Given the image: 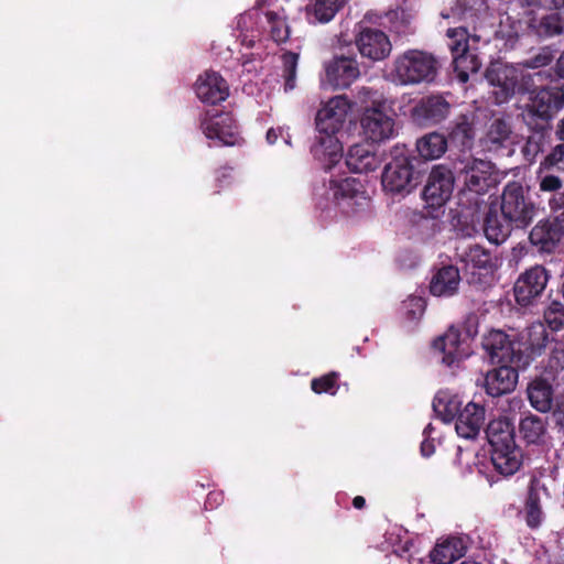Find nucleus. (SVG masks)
Here are the masks:
<instances>
[{
    "instance_id": "nucleus-11",
    "label": "nucleus",
    "mask_w": 564,
    "mask_h": 564,
    "mask_svg": "<svg viewBox=\"0 0 564 564\" xmlns=\"http://www.w3.org/2000/svg\"><path fill=\"white\" fill-rule=\"evenodd\" d=\"M360 76L358 61L352 56H335L324 65L321 85L326 89H346Z\"/></svg>"
},
{
    "instance_id": "nucleus-31",
    "label": "nucleus",
    "mask_w": 564,
    "mask_h": 564,
    "mask_svg": "<svg viewBox=\"0 0 564 564\" xmlns=\"http://www.w3.org/2000/svg\"><path fill=\"white\" fill-rule=\"evenodd\" d=\"M416 150L423 159L436 160L446 152L447 141L443 134L432 132L417 140Z\"/></svg>"
},
{
    "instance_id": "nucleus-54",
    "label": "nucleus",
    "mask_w": 564,
    "mask_h": 564,
    "mask_svg": "<svg viewBox=\"0 0 564 564\" xmlns=\"http://www.w3.org/2000/svg\"><path fill=\"white\" fill-rule=\"evenodd\" d=\"M380 19H381V17L378 13H376L373 11H369L364 15L362 20L360 22H358L357 24H364V25L369 26V24L380 23Z\"/></svg>"
},
{
    "instance_id": "nucleus-1",
    "label": "nucleus",
    "mask_w": 564,
    "mask_h": 564,
    "mask_svg": "<svg viewBox=\"0 0 564 564\" xmlns=\"http://www.w3.org/2000/svg\"><path fill=\"white\" fill-rule=\"evenodd\" d=\"M351 104L346 96L339 95L321 102L315 115L314 158L325 169H332L343 158L340 133L347 123Z\"/></svg>"
},
{
    "instance_id": "nucleus-13",
    "label": "nucleus",
    "mask_w": 564,
    "mask_h": 564,
    "mask_svg": "<svg viewBox=\"0 0 564 564\" xmlns=\"http://www.w3.org/2000/svg\"><path fill=\"white\" fill-rule=\"evenodd\" d=\"M482 347L491 361L521 367L523 356L519 352L516 334L510 335L500 329H491L484 336Z\"/></svg>"
},
{
    "instance_id": "nucleus-4",
    "label": "nucleus",
    "mask_w": 564,
    "mask_h": 564,
    "mask_svg": "<svg viewBox=\"0 0 564 564\" xmlns=\"http://www.w3.org/2000/svg\"><path fill=\"white\" fill-rule=\"evenodd\" d=\"M438 61L429 52L408 50L393 61L390 77L398 85L431 83L438 72Z\"/></svg>"
},
{
    "instance_id": "nucleus-14",
    "label": "nucleus",
    "mask_w": 564,
    "mask_h": 564,
    "mask_svg": "<svg viewBox=\"0 0 564 564\" xmlns=\"http://www.w3.org/2000/svg\"><path fill=\"white\" fill-rule=\"evenodd\" d=\"M355 44L359 54L372 62L386 59L392 51L390 39L383 31L364 24L355 26Z\"/></svg>"
},
{
    "instance_id": "nucleus-18",
    "label": "nucleus",
    "mask_w": 564,
    "mask_h": 564,
    "mask_svg": "<svg viewBox=\"0 0 564 564\" xmlns=\"http://www.w3.org/2000/svg\"><path fill=\"white\" fill-rule=\"evenodd\" d=\"M270 7L268 0H257V4L239 15L236 23V29L239 32L238 37L241 43L247 46H252L257 40L265 32L264 12Z\"/></svg>"
},
{
    "instance_id": "nucleus-56",
    "label": "nucleus",
    "mask_w": 564,
    "mask_h": 564,
    "mask_svg": "<svg viewBox=\"0 0 564 564\" xmlns=\"http://www.w3.org/2000/svg\"><path fill=\"white\" fill-rule=\"evenodd\" d=\"M556 135L560 140L564 141V116L557 126Z\"/></svg>"
},
{
    "instance_id": "nucleus-45",
    "label": "nucleus",
    "mask_w": 564,
    "mask_h": 564,
    "mask_svg": "<svg viewBox=\"0 0 564 564\" xmlns=\"http://www.w3.org/2000/svg\"><path fill=\"white\" fill-rule=\"evenodd\" d=\"M284 64V90L290 91L295 87V75L297 66V55L293 53H286L283 55Z\"/></svg>"
},
{
    "instance_id": "nucleus-20",
    "label": "nucleus",
    "mask_w": 564,
    "mask_h": 564,
    "mask_svg": "<svg viewBox=\"0 0 564 564\" xmlns=\"http://www.w3.org/2000/svg\"><path fill=\"white\" fill-rule=\"evenodd\" d=\"M514 364L501 366L487 371L484 378V388L491 397H500L514 390L518 382V371Z\"/></svg>"
},
{
    "instance_id": "nucleus-28",
    "label": "nucleus",
    "mask_w": 564,
    "mask_h": 564,
    "mask_svg": "<svg viewBox=\"0 0 564 564\" xmlns=\"http://www.w3.org/2000/svg\"><path fill=\"white\" fill-rule=\"evenodd\" d=\"M346 0H307L304 15L308 24H326L343 9Z\"/></svg>"
},
{
    "instance_id": "nucleus-58",
    "label": "nucleus",
    "mask_w": 564,
    "mask_h": 564,
    "mask_svg": "<svg viewBox=\"0 0 564 564\" xmlns=\"http://www.w3.org/2000/svg\"><path fill=\"white\" fill-rule=\"evenodd\" d=\"M556 564H564V553L558 556Z\"/></svg>"
},
{
    "instance_id": "nucleus-29",
    "label": "nucleus",
    "mask_w": 564,
    "mask_h": 564,
    "mask_svg": "<svg viewBox=\"0 0 564 564\" xmlns=\"http://www.w3.org/2000/svg\"><path fill=\"white\" fill-rule=\"evenodd\" d=\"M465 542L462 538L452 536L440 541L431 552L432 562L435 564H452L464 555Z\"/></svg>"
},
{
    "instance_id": "nucleus-47",
    "label": "nucleus",
    "mask_w": 564,
    "mask_h": 564,
    "mask_svg": "<svg viewBox=\"0 0 564 564\" xmlns=\"http://www.w3.org/2000/svg\"><path fill=\"white\" fill-rule=\"evenodd\" d=\"M403 308L410 318H415L416 316L422 315L425 303L422 297L411 296L403 303Z\"/></svg>"
},
{
    "instance_id": "nucleus-7",
    "label": "nucleus",
    "mask_w": 564,
    "mask_h": 564,
    "mask_svg": "<svg viewBox=\"0 0 564 564\" xmlns=\"http://www.w3.org/2000/svg\"><path fill=\"white\" fill-rule=\"evenodd\" d=\"M454 169L463 177L465 189L482 195L497 183L495 166L490 161L464 153L454 162Z\"/></svg>"
},
{
    "instance_id": "nucleus-10",
    "label": "nucleus",
    "mask_w": 564,
    "mask_h": 564,
    "mask_svg": "<svg viewBox=\"0 0 564 564\" xmlns=\"http://www.w3.org/2000/svg\"><path fill=\"white\" fill-rule=\"evenodd\" d=\"M475 334L476 330L471 329L463 334L457 327L451 326L442 336L434 340L433 347L443 355V364L453 366L471 355L470 340Z\"/></svg>"
},
{
    "instance_id": "nucleus-44",
    "label": "nucleus",
    "mask_w": 564,
    "mask_h": 564,
    "mask_svg": "<svg viewBox=\"0 0 564 564\" xmlns=\"http://www.w3.org/2000/svg\"><path fill=\"white\" fill-rule=\"evenodd\" d=\"M536 178L539 181V188L541 192L553 193L563 187V181L553 172H541V167L536 170Z\"/></svg>"
},
{
    "instance_id": "nucleus-46",
    "label": "nucleus",
    "mask_w": 564,
    "mask_h": 564,
    "mask_svg": "<svg viewBox=\"0 0 564 564\" xmlns=\"http://www.w3.org/2000/svg\"><path fill=\"white\" fill-rule=\"evenodd\" d=\"M519 433L528 444H541L546 441V433L543 425H518Z\"/></svg>"
},
{
    "instance_id": "nucleus-17",
    "label": "nucleus",
    "mask_w": 564,
    "mask_h": 564,
    "mask_svg": "<svg viewBox=\"0 0 564 564\" xmlns=\"http://www.w3.org/2000/svg\"><path fill=\"white\" fill-rule=\"evenodd\" d=\"M549 281L546 270L541 265H534L522 273L514 284L516 301L527 306L541 296Z\"/></svg>"
},
{
    "instance_id": "nucleus-32",
    "label": "nucleus",
    "mask_w": 564,
    "mask_h": 564,
    "mask_svg": "<svg viewBox=\"0 0 564 564\" xmlns=\"http://www.w3.org/2000/svg\"><path fill=\"white\" fill-rule=\"evenodd\" d=\"M486 142L490 150H496L500 147H507L517 142V137L513 135L507 121L502 119H495L487 132Z\"/></svg>"
},
{
    "instance_id": "nucleus-23",
    "label": "nucleus",
    "mask_w": 564,
    "mask_h": 564,
    "mask_svg": "<svg viewBox=\"0 0 564 564\" xmlns=\"http://www.w3.org/2000/svg\"><path fill=\"white\" fill-rule=\"evenodd\" d=\"M532 29L539 35L553 36L562 32V21L557 12H551L539 18V23L533 15V11L525 12L524 20H519L513 26V34L519 36L527 30Z\"/></svg>"
},
{
    "instance_id": "nucleus-26",
    "label": "nucleus",
    "mask_w": 564,
    "mask_h": 564,
    "mask_svg": "<svg viewBox=\"0 0 564 564\" xmlns=\"http://www.w3.org/2000/svg\"><path fill=\"white\" fill-rule=\"evenodd\" d=\"M346 164L355 173H369L380 166L381 159L370 144L357 143L348 150Z\"/></svg>"
},
{
    "instance_id": "nucleus-3",
    "label": "nucleus",
    "mask_w": 564,
    "mask_h": 564,
    "mask_svg": "<svg viewBox=\"0 0 564 564\" xmlns=\"http://www.w3.org/2000/svg\"><path fill=\"white\" fill-rule=\"evenodd\" d=\"M485 433L495 469L502 476L516 474L522 465L523 454L514 441V425H487Z\"/></svg>"
},
{
    "instance_id": "nucleus-55",
    "label": "nucleus",
    "mask_w": 564,
    "mask_h": 564,
    "mask_svg": "<svg viewBox=\"0 0 564 564\" xmlns=\"http://www.w3.org/2000/svg\"><path fill=\"white\" fill-rule=\"evenodd\" d=\"M556 67L558 76L564 79V52L558 57Z\"/></svg>"
},
{
    "instance_id": "nucleus-37",
    "label": "nucleus",
    "mask_w": 564,
    "mask_h": 564,
    "mask_svg": "<svg viewBox=\"0 0 564 564\" xmlns=\"http://www.w3.org/2000/svg\"><path fill=\"white\" fill-rule=\"evenodd\" d=\"M462 260L474 268L486 269L491 267L490 254L481 247L475 245L469 246L460 254Z\"/></svg>"
},
{
    "instance_id": "nucleus-57",
    "label": "nucleus",
    "mask_w": 564,
    "mask_h": 564,
    "mask_svg": "<svg viewBox=\"0 0 564 564\" xmlns=\"http://www.w3.org/2000/svg\"><path fill=\"white\" fill-rule=\"evenodd\" d=\"M352 505L357 509H361L365 506V499L361 496H357L352 500Z\"/></svg>"
},
{
    "instance_id": "nucleus-21",
    "label": "nucleus",
    "mask_w": 564,
    "mask_h": 564,
    "mask_svg": "<svg viewBox=\"0 0 564 564\" xmlns=\"http://www.w3.org/2000/svg\"><path fill=\"white\" fill-rule=\"evenodd\" d=\"M196 95L200 101L217 105L229 96L227 82L216 72H206L196 82Z\"/></svg>"
},
{
    "instance_id": "nucleus-8",
    "label": "nucleus",
    "mask_w": 564,
    "mask_h": 564,
    "mask_svg": "<svg viewBox=\"0 0 564 564\" xmlns=\"http://www.w3.org/2000/svg\"><path fill=\"white\" fill-rule=\"evenodd\" d=\"M327 197L336 202L347 214L365 210L371 200L365 184L356 177L329 180Z\"/></svg>"
},
{
    "instance_id": "nucleus-34",
    "label": "nucleus",
    "mask_w": 564,
    "mask_h": 564,
    "mask_svg": "<svg viewBox=\"0 0 564 564\" xmlns=\"http://www.w3.org/2000/svg\"><path fill=\"white\" fill-rule=\"evenodd\" d=\"M264 19L265 32H269L275 42L279 43L288 40L290 31L284 17L280 12L268 7V10L264 12Z\"/></svg>"
},
{
    "instance_id": "nucleus-49",
    "label": "nucleus",
    "mask_w": 564,
    "mask_h": 564,
    "mask_svg": "<svg viewBox=\"0 0 564 564\" xmlns=\"http://www.w3.org/2000/svg\"><path fill=\"white\" fill-rule=\"evenodd\" d=\"M235 181L234 171L231 167H221L216 173V182L220 188L231 185Z\"/></svg>"
},
{
    "instance_id": "nucleus-40",
    "label": "nucleus",
    "mask_w": 564,
    "mask_h": 564,
    "mask_svg": "<svg viewBox=\"0 0 564 564\" xmlns=\"http://www.w3.org/2000/svg\"><path fill=\"white\" fill-rule=\"evenodd\" d=\"M509 225L499 224L496 216L488 215L485 223V234L487 238L495 242H502L509 235Z\"/></svg>"
},
{
    "instance_id": "nucleus-25",
    "label": "nucleus",
    "mask_w": 564,
    "mask_h": 564,
    "mask_svg": "<svg viewBox=\"0 0 564 564\" xmlns=\"http://www.w3.org/2000/svg\"><path fill=\"white\" fill-rule=\"evenodd\" d=\"M564 235V221L554 218L539 221L530 232V240L533 245L540 246L542 250L550 251Z\"/></svg>"
},
{
    "instance_id": "nucleus-41",
    "label": "nucleus",
    "mask_w": 564,
    "mask_h": 564,
    "mask_svg": "<svg viewBox=\"0 0 564 564\" xmlns=\"http://www.w3.org/2000/svg\"><path fill=\"white\" fill-rule=\"evenodd\" d=\"M447 37L449 40L448 46L453 57L459 53L469 50L467 31L463 28L448 29Z\"/></svg>"
},
{
    "instance_id": "nucleus-42",
    "label": "nucleus",
    "mask_w": 564,
    "mask_h": 564,
    "mask_svg": "<svg viewBox=\"0 0 564 564\" xmlns=\"http://www.w3.org/2000/svg\"><path fill=\"white\" fill-rule=\"evenodd\" d=\"M337 380L338 375L336 372H332L313 379L311 382V388L315 393H329L334 395L338 390Z\"/></svg>"
},
{
    "instance_id": "nucleus-36",
    "label": "nucleus",
    "mask_w": 564,
    "mask_h": 564,
    "mask_svg": "<svg viewBox=\"0 0 564 564\" xmlns=\"http://www.w3.org/2000/svg\"><path fill=\"white\" fill-rule=\"evenodd\" d=\"M525 522L530 528H538L543 521L540 492L531 488L524 506Z\"/></svg>"
},
{
    "instance_id": "nucleus-9",
    "label": "nucleus",
    "mask_w": 564,
    "mask_h": 564,
    "mask_svg": "<svg viewBox=\"0 0 564 564\" xmlns=\"http://www.w3.org/2000/svg\"><path fill=\"white\" fill-rule=\"evenodd\" d=\"M501 213L508 223L517 227L528 226L535 216V206L525 195L519 183L508 184L501 195Z\"/></svg>"
},
{
    "instance_id": "nucleus-12",
    "label": "nucleus",
    "mask_w": 564,
    "mask_h": 564,
    "mask_svg": "<svg viewBox=\"0 0 564 564\" xmlns=\"http://www.w3.org/2000/svg\"><path fill=\"white\" fill-rule=\"evenodd\" d=\"M486 78L494 87L496 101L502 104L520 89L522 72L512 65L494 62L486 70Z\"/></svg>"
},
{
    "instance_id": "nucleus-33",
    "label": "nucleus",
    "mask_w": 564,
    "mask_h": 564,
    "mask_svg": "<svg viewBox=\"0 0 564 564\" xmlns=\"http://www.w3.org/2000/svg\"><path fill=\"white\" fill-rule=\"evenodd\" d=\"M453 66L459 82L466 83L468 80L469 73H476L480 68L481 62L478 59L476 54L470 50H467L453 57Z\"/></svg>"
},
{
    "instance_id": "nucleus-2",
    "label": "nucleus",
    "mask_w": 564,
    "mask_h": 564,
    "mask_svg": "<svg viewBox=\"0 0 564 564\" xmlns=\"http://www.w3.org/2000/svg\"><path fill=\"white\" fill-rule=\"evenodd\" d=\"M358 99L364 105L360 130L368 142L382 143L398 135L397 113L386 99L366 87L358 90Z\"/></svg>"
},
{
    "instance_id": "nucleus-27",
    "label": "nucleus",
    "mask_w": 564,
    "mask_h": 564,
    "mask_svg": "<svg viewBox=\"0 0 564 564\" xmlns=\"http://www.w3.org/2000/svg\"><path fill=\"white\" fill-rule=\"evenodd\" d=\"M460 284L459 271L454 265L440 268L432 276L430 292L434 296L449 297L456 294Z\"/></svg>"
},
{
    "instance_id": "nucleus-5",
    "label": "nucleus",
    "mask_w": 564,
    "mask_h": 564,
    "mask_svg": "<svg viewBox=\"0 0 564 564\" xmlns=\"http://www.w3.org/2000/svg\"><path fill=\"white\" fill-rule=\"evenodd\" d=\"M432 406L435 419L443 423H481L486 420L492 423L494 421L482 404L471 401L462 408L458 397L448 390H440L434 397Z\"/></svg>"
},
{
    "instance_id": "nucleus-48",
    "label": "nucleus",
    "mask_w": 564,
    "mask_h": 564,
    "mask_svg": "<svg viewBox=\"0 0 564 564\" xmlns=\"http://www.w3.org/2000/svg\"><path fill=\"white\" fill-rule=\"evenodd\" d=\"M481 425H454L457 435L465 440H475L480 433Z\"/></svg>"
},
{
    "instance_id": "nucleus-6",
    "label": "nucleus",
    "mask_w": 564,
    "mask_h": 564,
    "mask_svg": "<svg viewBox=\"0 0 564 564\" xmlns=\"http://www.w3.org/2000/svg\"><path fill=\"white\" fill-rule=\"evenodd\" d=\"M381 182L386 192L400 195L409 194L417 186L419 173L404 147L395 145L391 150V160L384 166Z\"/></svg>"
},
{
    "instance_id": "nucleus-30",
    "label": "nucleus",
    "mask_w": 564,
    "mask_h": 564,
    "mask_svg": "<svg viewBox=\"0 0 564 564\" xmlns=\"http://www.w3.org/2000/svg\"><path fill=\"white\" fill-rule=\"evenodd\" d=\"M531 405L540 411L547 412L552 408V387L545 379H535L528 387Z\"/></svg>"
},
{
    "instance_id": "nucleus-39",
    "label": "nucleus",
    "mask_w": 564,
    "mask_h": 564,
    "mask_svg": "<svg viewBox=\"0 0 564 564\" xmlns=\"http://www.w3.org/2000/svg\"><path fill=\"white\" fill-rule=\"evenodd\" d=\"M384 19L386 22L381 24L398 34L404 33L410 25V15L402 9L389 11Z\"/></svg>"
},
{
    "instance_id": "nucleus-19",
    "label": "nucleus",
    "mask_w": 564,
    "mask_h": 564,
    "mask_svg": "<svg viewBox=\"0 0 564 564\" xmlns=\"http://www.w3.org/2000/svg\"><path fill=\"white\" fill-rule=\"evenodd\" d=\"M453 172L444 165L432 169L424 188V198L433 207L444 205L454 191Z\"/></svg>"
},
{
    "instance_id": "nucleus-24",
    "label": "nucleus",
    "mask_w": 564,
    "mask_h": 564,
    "mask_svg": "<svg viewBox=\"0 0 564 564\" xmlns=\"http://www.w3.org/2000/svg\"><path fill=\"white\" fill-rule=\"evenodd\" d=\"M448 104L440 96L421 99L411 110V117L417 124L438 122L448 113Z\"/></svg>"
},
{
    "instance_id": "nucleus-16",
    "label": "nucleus",
    "mask_w": 564,
    "mask_h": 564,
    "mask_svg": "<svg viewBox=\"0 0 564 564\" xmlns=\"http://www.w3.org/2000/svg\"><path fill=\"white\" fill-rule=\"evenodd\" d=\"M206 138L221 145H236L240 143L238 128L230 113L217 112L207 115L202 123Z\"/></svg>"
},
{
    "instance_id": "nucleus-52",
    "label": "nucleus",
    "mask_w": 564,
    "mask_h": 564,
    "mask_svg": "<svg viewBox=\"0 0 564 564\" xmlns=\"http://www.w3.org/2000/svg\"><path fill=\"white\" fill-rule=\"evenodd\" d=\"M281 137L285 144H289V138L290 135L286 133L284 134V130L282 128L278 129H270L267 132V141L270 144H274L278 141V138Z\"/></svg>"
},
{
    "instance_id": "nucleus-22",
    "label": "nucleus",
    "mask_w": 564,
    "mask_h": 564,
    "mask_svg": "<svg viewBox=\"0 0 564 564\" xmlns=\"http://www.w3.org/2000/svg\"><path fill=\"white\" fill-rule=\"evenodd\" d=\"M546 332L541 323L533 324L517 335L518 349L522 352L521 367H525L539 355L546 344Z\"/></svg>"
},
{
    "instance_id": "nucleus-51",
    "label": "nucleus",
    "mask_w": 564,
    "mask_h": 564,
    "mask_svg": "<svg viewBox=\"0 0 564 564\" xmlns=\"http://www.w3.org/2000/svg\"><path fill=\"white\" fill-rule=\"evenodd\" d=\"M433 432V427L427 425V427L423 431V435L425 440L421 444V453L424 457L431 456L435 452V443L434 441H429Z\"/></svg>"
},
{
    "instance_id": "nucleus-38",
    "label": "nucleus",
    "mask_w": 564,
    "mask_h": 564,
    "mask_svg": "<svg viewBox=\"0 0 564 564\" xmlns=\"http://www.w3.org/2000/svg\"><path fill=\"white\" fill-rule=\"evenodd\" d=\"M541 172H564V143L555 145L540 162Z\"/></svg>"
},
{
    "instance_id": "nucleus-15",
    "label": "nucleus",
    "mask_w": 564,
    "mask_h": 564,
    "mask_svg": "<svg viewBox=\"0 0 564 564\" xmlns=\"http://www.w3.org/2000/svg\"><path fill=\"white\" fill-rule=\"evenodd\" d=\"M564 106V93L558 87L534 89L529 93L525 109L532 116L550 120Z\"/></svg>"
},
{
    "instance_id": "nucleus-35",
    "label": "nucleus",
    "mask_w": 564,
    "mask_h": 564,
    "mask_svg": "<svg viewBox=\"0 0 564 564\" xmlns=\"http://www.w3.org/2000/svg\"><path fill=\"white\" fill-rule=\"evenodd\" d=\"M474 137V117L466 115L460 116L452 129V141L463 148H469Z\"/></svg>"
},
{
    "instance_id": "nucleus-50",
    "label": "nucleus",
    "mask_w": 564,
    "mask_h": 564,
    "mask_svg": "<svg viewBox=\"0 0 564 564\" xmlns=\"http://www.w3.org/2000/svg\"><path fill=\"white\" fill-rule=\"evenodd\" d=\"M521 3L535 6L542 9H558L564 7V0H519Z\"/></svg>"
},
{
    "instance_id": "nucleus-53",
    "label": "nucleus",
    "mask_w": 564,
    "mask_h": 564,
    "mask_svg": "<svg viewBox=\"0 0 564 564\" xmlns=\"http://www.w3.org/2000/svg\"><path fill=\"white\" fill-rule=\"evenodd\" d=\"M552 61V54L549 51H543L539 53L532 61L533 67H542Z\"/></svg>"
},
{
    "instance_id": "nucleus-43",
    "label": "nucleus",
    "mask_w": 564,
    "mask_h": 564,
    "mask_svg": "<svg viewBox=\"0 0 564 564\" xmlns=\"http://www.w3.org/2000/svg\"><path fill=\"white\" fill-rule=\"evenodd\" d=\"M544 319L551 329H560L564 325V304L552 302L544 312Z\"/></svg>"
}]
</instances>
